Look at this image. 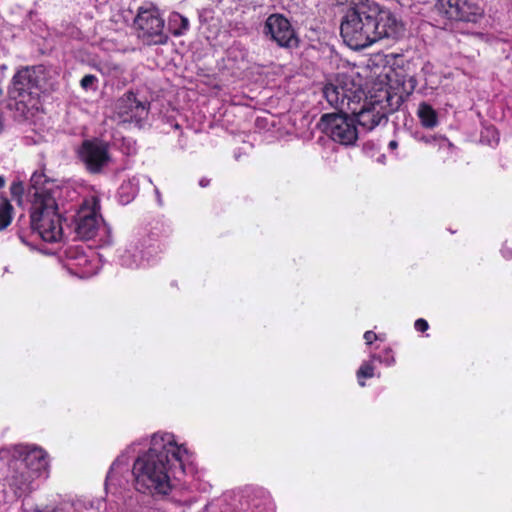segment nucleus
Here are the masks:
<instances>
[{
	"label": "nucleus",
	"instance_id": "f257e3e1",
	"mask_svg": "<svg viewBox=\"0 0 512 512\" xmlns=\"http://www.w3.org/2000/svg\"><path fill=\"white\" fill-rule=\"evenodd\" d=\"M403 30L396 15L376 2L350 8L340 25L344 43L354 50L364 49L382 39H397Z\"/></svg>",
	"mask_w": 512,
	"mask_h": 512
},
{
	"label": "nucleus",
	"instance_id": "f03ea898",
	"mask_svg": "<svg viewBox=\"0 0 512 512\" xmlns=\"http://www.w3.org/2000/svg\"><path fill=\"white\" fill-rule=\"evenodd\" d=\"M183 471L182 450L169 436L154 435L149 450L134 462L135 487L142 493L167 495L171 491L170 472Z\"/></svg>",
	"mask_w": 512,
	"mask_h": 512
},
{
	"label": "nucleus",
	"instance_id": "7ed1b4c3",
	"mask_svg": "<svg viewBox=\"0 0 512 512\" xmlns=\"http://www.w3.org/2000/svg\"><path fill=\"white\" fill-rule=\"evenodd\" d=\"M30 224L45 242L55 243L63 237L62 216L58 210L53 180L43 171H35L28 187Z\"/></svg>",
	"mask_w": 512,
	"mask_h": 512
},
{
	"label": "nucleus",
	"instance_id": "20e7f679",
	"mask_svg": "<svg viewBox=\"0 0 512 512\" xmlns=\"http://www.w3.org/2000/svg\"><path fill=\"white\" fill-rule=\"evenodd\" d=\"M44 81L42 66L22 67L14 74L8 96L16 102L17 110L24 112L37 106Z\"/></svg>",
	"mask_w": 512,
	"mask_h": 512
},
{
	"label": "nucleus",
	"instance_id": "39448f33",
	"mask_svg": "<svg viewBox=\"0 0 512 512\" xmlns=\"http://www.w3.org/2000/svg\"><path fill=\"white\" fill-rule=\"evenodd\" d=\"M136 37L145 45H166L169 36L165 33V21L159 7L153 2L139 6L133 20Z\"/></svg>",
	"mask_w": 512,
	"mask_h": 512
},
{
	"label": "nucleus",
	"instance_id": "423d86ee",
	"mask_svg": "<svg viewBox=\"0 0 512 512\" xmlns=\"http://www.w3.org/2000/svg\"><path fill=\"white\" fill-rule=\"evenodd\" d=\"M363 104L360 103L355 112H349L353 115L355 122L366 131H372L382 122L386 123L388 115L395 111H390L389 95L386 90L375 89L369 91V95L363 97Z\"/></svg>",
	"mask_w": 512,
	"mask_h": 512
},
{
	"label": "nucleus",
	"instance_id": "0eeeda50",
	"mask_svg": "<svg viewBox=\"0 0 512 512\" xmlns=\"http://www.w3.org/2000/svg\"><path fill=\"white\" fill-rule=\"evenodd\" d=\"M323 96L337 113H349L358 109L365 92L353 80L344 78L339 80V85L326 84L323 88Z\"/></svg>",
	"mask_w": 512,
	"mask_h": 512
},
{
	"label": "nucleus",
	"instance_id": "6e6552de",
	"mask_svg": "<svg viewBox=\"0 0 512 512\" xmlns=\"http://www.w3.org/2000/svg\"><path fill=\"white\" fill-rule=\"evenodd\" d=\"M349 113H326L320 118V125L330 138L341 145H354L358 139V129Z\"/></svg>",
	"mask_w": 512,
	"mask_h": 512
},
{
	"label": "nucleus",
	"instance_id": "1a4fd4ad",
	"mask_svg": "<svg viewBox=\"0 0 512 512\" xmlns=\"http://www.w3.org/2000/svg\"><path fill=\"white\" fill-rule=\"evenodd\" d=\"M439 15L450 22L478 23L484 9L475 0H437Z\"/></svg>",
	"mask_w": 512,
	"mask_h": 512
},
{
	"label": "nucleus",
	"instance_id": "9d476101",
	"mask_svg": "<svg viewBox=\"0 0 512 512\" xmlns=\"http://www.w3.org/2000/svg\"><path fill=\"white\" fill-rule=\"evenodd\" d=\"M386 85L375 84V89H383L389 95L390 111H397L400 106L408 99L417 87V80L414 76L406 74L404 71L393 72L387 75Z\"/></svg>",
	"mask_w": 512,
	"mask_h": 512
},
{
	"label": "nucleus",
	"instance_id": "9b49d317",
	"mask_svg": "<svg viewBox=\"0 0 512 512\" xmlns=\"http://www.w3.org/2000/svg\"><path fill=\"white\" fill-rule=\"evenodd\" d=\"M263 34L281 48H296L299 45L297 32L283 14H270L265 20Z\"/></svg>",
	"mask_w": 512,
	"mask_h": 512
},
{
	"label": "nucleus",
	"instance_id": "f8f14e48",
	"mask_svg": "<svg viewBox=\"0 0 512 512\" xmlns=\"http://www.w3.org/2000/svg\"><path fill=\"white\" fill-rule=\"evenodd\" d=\"M79 160L90 174H100L110 162L108 145L102 141L84 140L77 150Z\"/></svg>",
	"mask_w": 512,
	"mask_h": 512
},
{
	"label": "nucleus",
	"instance_id": "ddd939ff",
	"mask_svg": "<svg viewBox=\"0 0 512 512\" xmlns=\"http://www.w3.org/2000/svg\"><path fill=\"white\" fill-rule=\"evenodd\" d=\"M150 104L139 101L133 91H127L115 103V112L124 123L141 127L149 114Z\"/></svg>",
	"mask_w": 512,
	"mask_h": 512
},
{
	"label": "nucleus",
	"instance_id": "4468645a",
	"mask_svg": "<svg viewBox=\"0 0 512 512\" xmlns=\"http://www.w3.org/2000/svg\"><path fill=\"white\" fill-rule=\"evenodd\" d=\"M100 206L98 201L93 200L91 204L85 202L75 215V233L83 240L93 239L98 232L100 225Z\"/></svg>",
	"mask_w": 512,
	"mask_h": 512
},
{
	"label": "nucleus",
	"instance_id": "2eb2a0df",
	"mask_svg": "<svg viewBox=\"0 0 512 512\" xmlns=\"http://www.w3.org/2000/svg\"><path fill=\"white\" fill-rule=\"evenodd\" d=\"M12 460L21 469H26L38 478L48 467L47 453L39 447L21 446Z\"/></svg>",
	"mask_w": 512,
	"mask_h": 512
},
{
	"label": "nucleus",
	"instance_id": "dca6fc26",
	"mask_svg": "<svg viewBox=\"0 0 512 512\" xmlns=\"http://www.w3.org/2000/svg\"><path fill=\"white\" fill-rule=\"evenodd\" d=\"M12 474L8 477V485L16 497L20 498L30 494L33 490L32 483L36 477L26 469H21L11 461Z\"/></svg>",
	"mask_w": 512,
	"mask_h": 512
},
{
	"label": "nucleus",
	"instance_id": "f3484780",
	"mask_svg": "<svg viewBox=\"0 0 512 512\" xmlns=\"http://www.w3.org/2000/svg\"><path fill=\"white\" fill-rule=\"evenodd\" d=\"M245 502L254 512H274L270 494L262 488H251L245 491Z\"/></svg>",
	"mask_w": 512,
	"mask_h": 512
},
{
	"label": "nucleus",
	"instance_id": "a211bd4d",
	"mask_svg": "<svg viewBox=\"0 0 512 512\" xmlns=\"http://www.w3.org/2000/svg\"><path fill=\"white\" fill-rule=\"evenodd\" d=\"M416 114L424 128L433 129L439 124L437 111L425 101L419 103Z\"/></svg>",
	"mask_w": 512,
	"mask_h": 512
},
{
	"label": "nucleus",
	"instance_id": "6ab92c4d",
	"mask_svg": "<svg viewBox=\"0 0 512 512\" xmlns=\"http://www.w3.org/2000/svg\"><path fill=\"white\" fill-rule=\"evenodd\" d=\"M190 29L189 19L179 12H172L168 18V30L174 37L184 36Z\"/></svg>",
	"mask_w": 512,
	"mask_h": 512
},
{
	"label": "nucleus",
	"instance_id": "aec40b11",
	"mask_svg": "<svg viewBox=\"0 0 512 512\" xmlns=\"http://www.w3.org/2000/svg\"><path fill=\"white\" fill-rule=\"evenodd\" d=\"M14 212L15 209L11 201L5 196H0V232L6 230L11 225Z\"/></svg>",
	"mask_w": 512,
	"mask_h": 512
},
{
	"label": "nucleus",
	"instance_id": "412c9836",
	"mask_svg": "<svg viewBox=\"0 0 512 512\" xmlns=\"http://www.w3.org/2000/svg\"><path fill=\"white\" fill-rule=\"evenodd\" d=\"M375 367L370 361H365L361 364L356 372L358 383L361 387L365 386V379H370L374 376Z\"/></svg>",
	"mask_w": 512,
	"mask_h": 512
},
{
	"label": "nucleus",
	"instance_id": "4be33fe9",
	"mask_svg": "<svg viewBox=\"0 0 512 512\" xmlns=\"http://www.w3.org/2000/svg\"><path fill=\"white\" fill-rule=\"evenodd\" d=\"M372 358L379 361L380 363L385 364L386 366H392L396 362L394 352L391 348H385L380 353L373 354Z\"/></svg>",
	"mask_w": 512,
	"mask_h": 512
},
{
	"label": "nucleus",
	"instance_id": "5701e85b",
	"mask_svg": "<svg viewBox=\"0 0 512 512\" xmlns=\"http://www.w3.org/2000/svg\"><path fill=\"white\" fill-rule=\"evenodd\" d=\"M24 192H25V188H24L23 182L15 181L11 184L10 193H11L12 198L14 200H16L17 202L20 203L22 201Z\"/></svg>",
	"mask_w": 512,
	"mask_h": 512
},
{
	"label": "nucleus",
	"instance_id": "b1692460",
	"mask_svg": "<svg viewBox=\"0 0 512 512\" xmlns=\"http://www.w3.org/2000/svg\"><path fill=\"white\" fill-rule=\"evenodd\" d=\"M97 82V77L93 74H87L85 75L81 81L80 85L84 90H88L92 88V86Z\"/></svg>",
	"mask_w": 512,
	"mask_h": 512
},
{
	"label": "nucleus",
	"instance_id": "393cba45",
	"mask_svg": "<svg viewBox=\"0 0 512 512\" xmlns=\"http://www.w3.org/2000/svg\"><path fill=\"white\" fill-rule=\"evenodd\" d=\"M414 328L416 329V331L418 332H425L428 330L429 328V324L428 322L423 319V318H419L415 321L414 323Z\"/></svg>",
	"mask_w": 512,
	"mask_h": 512
},
{
	"label": "nucleus",
	"instance_id": "a878e982",
	"mask_svg": "<svg viewBox=\"0 0 512 512\" xmlns=\"http://www.w3.org/2000/svg\"><path fill=\"white\" fill-rule=\"evenodd\" d=\"M363 338L367 345H371L374 341L378 340V335L375 332L369 330L364 333Z\"/></svg>",
	"mask_w": 512,
	"mask_h": 512
},
{
	"label": "nucleus",
	"instance_id": "bb28decb",
	"mask_svg": "<svg viewBox=\"0 0 512 512\" xmlns=\"http://www.w3.org/2000/svg\"><path fill=\"white\" fill-rule=\"evenodd\" d=\"M420 140L426 144H429V143L436 141L437 138L435 136H423V137H421Z\"/></svg>",
	"mask_w": 512,
	"mask_h": 512
},
{
	"label": "nucleus",
	"instance_id": "cd10ccee",
	"mask_svg": "<svg viewBox=\"0 0 512 512\" xmlns=\"http://www.w3.org/2000/svg\"><path fill=\"white\" fill-rule=\"evenodd\" d=\"M210 184V179L208 178H202L200 181H199V185L203 188L209 186Z\"/></svg>",
	"mask_w": 512,
	"mask_h": 512
},
{
	"label": "nucleus",
	"instance_id": "c85d7f7f",
	"mask_svg": "<svg viewBox=\"0 0 512 512\" xmlns=\"http://www.w3.org/2000/svg\"><path fill=\"white\" fill-rule=\"evenodd\" d=\"M3 129H4L3 114L0 112V134L2 133Z\"/></svg>",
	"mask_w": 512,
	"mask_h": 512
},
{
	"label": "nucleus",
	"instance_id": "c756f323",
	"mask_svg": "<svg viewBox=\"0 0 512 512\" xmlns=\"http://www.w3.org/2000/svg\"><path fill=\"white\" fill-rule=\"evenodd\" d=\"M398 146V143L395 140L389 142V148L395 149Z\"/></svg>",
	"mask_w": 512,
	"mask_h": 512
},
{
	"label": "nucleus",
	"instance_id": "7c9ffc66",
	"mask_svg": "<svg viewBox=\"0 0 512 512\" xmlns=\"http://www.w3.org/2000/svg\"><path fill=\"white\" fill-rule=\"evenodd\" d=\"M5 178L3 176H0V189L3 188L5 186Z\"/></svg>",
	"mask_w": 512,
	"mask_h": 512
}]
</instances>
